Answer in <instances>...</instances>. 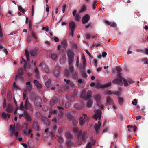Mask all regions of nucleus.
Instances as JSON below:
<instances>
[{"label":"nucleus","mask_w":148,"mask_h":148,"mask_svg":"<svg viewBox=\"0 0 148 148\" xmlns=\"http://www.w3.org/2000/svg\"><path fill=\"white\" fill-rule=\"evenodd\" d=\"M86 132L80 131L78 135V143L79 145H80L83 140H85L86 137Z\"/></svg>","instance_id":"f257e3e1"},{"label":"nucleus","mask_w":148,"mask_h":148,"mask_svg":"<svg viewBox=\"0 0 148 148\" xmlns=\"http://www.w3.org/2000/svg\"><path fill=\"white\" fill-rule=\"evenodd\" d=\"M101 95L100 94H97L94 96V99L97 103V105L101 108H103L104 106L101 104Z\"/></svg>","instance_id":"f03ea898"},{"label":"nucleus","mask_w":148,"mask_h":148,"mask_svg":"<svg viewBox=\"0 0 148 148\" xmlns=\"http://www.w3.org/2000/svg\"><path fill=\"white\" fill-rule=\"evenodd\" d=\"M92 94V92L91 91L86 92L85 90H84L82 92L81 97L86 100H88L91 97Z\"/></svg>","instance_id":"7ed1b4c3"},{"label":"nucleus","mask_w":148,"mask_h":148,"mask_svg":"<svg viewBox=\"0 0 148 148\" xmlns=\"http://www.w3.org/2000/svg\"><path fill=\"white\" fill-rule=\"evenodd\" d=\"M119 77V78L114 79L112 81V83L118 84L120 83L121 82H122L123 83L124 86H128V84L127 82V81L126 80V79L121 77V76Z\"/></svg>","instance_id":"20e7f679"},{"label":"nucleus","mask_w":148,"mask_h":148,"mask_svg":"<svg viewBox=\"0 0 148 148\" xmlns=\"http://www.w3.org/2000/svg\"><path fill=\"white\" fill-rule=\"evenodd\" d=\"M95 114L93 117L96 120H99L101 118V111L100 110H95L94 111Z\"/></svg>","instance_id":"39448f33"},{"label":"nucleus","mask_w":148,"mask_h":148,"mask_svg":"<svg viewBox=\"0 0 148 148\" xmlns=\"http://www.w3.org/2000/svg\"><path fill=\"white\" fill-rule=\"evenodd\" d=\"M86 117L87 116L86 114H83L82 116L80 117L79 119V124L80 125H82L84 123Z\"/></svg>","instance_id":"423d86ee"},{"label":"nucleus","mask_w":148,"mask_h":148,"mask_svg":"<svg viewBox=\"0 0 148 148\" xmlns=\"http://www.w3.org/2000/svg\"><path fill=\"white\" fill-rule=\"evenodd\" d=\"M90 18V16L88 14L85 15L82 18V23L85 24L88 22Z\"/></svg>","instance_id":"0eeeda50"},{"label":"nucleus","mask_w":148,"mask_h":148,"mask_svg":"<svg viewBox=\"0 0 148 148\" xmlns=\"http://www.w3.org/2000/svg\"><path fill=\"white\" fill-rule=\"evenodd\" d=\"M24 117L27 122H30L31 121V118L30 116L26 111L24 113Z\"/></svg>","instance_id":"6e6552de"},{"label":"nucleus","mask_w":148,"mask_h":148,"mask_svg":"<svg viewBox=\"0 0 148 148\" xmlns=\"http://www.w3.org/2000/svg\"><path fill=\"white\" fill-rule=\"evenodd\" d=\"M95 140L92 139V142H89L87 144L86 148H92V146L95 144Z\"/></svg>","instance_id":"1a4fd4ad"},{"label":"nucleus","mask_w":148,"mask_h":148,"mask_svg":"<svg viewBox=\"0 0 148 148\" xmlns=\"http://www.w3.org/2000/svg\"><path fill=\"white\" fill-rule=\"evenodd\" d=\"M101 126V123L100 121H99L98 123L96 124L94 127V129L97 133L98 132V130L99 129Z\"/></svg>","instance_id":"9d476101"},{"label":"nucleus","mask_w":148,"mask_h":148,"mask_svg":"<svg viewBox=\"0 0 148 148\" xmlns=\"http://www.w3.org/2000/svg\"><path fill=\"white\" fill-rule=\"evenodd\" d=\"M70 71L71 72H73L72 76L74 78H76L77 77V74L76 72H73V68L71 66H70L69 67Z\"/></svg>","instance_id":"9b49d317"},{"label":"nucleus","mask_w":148,"mask_h":148,"mask_svg":"<svg viewBox=\"0 0 148 148\" xmlns=\"http://www.w3.org/2000/svg\"><path fill=\"white\" fill-rule=\"evenodd\" d=\"M25 108L27 110H29L31 111L33 110L32 108L31 107V105L27 100H26V101Z\"/></svg>","instance_id":"f8f14e48"},{"label":"nucleus","mask_w":148,"mask_h":148,"mask_svg":"<svg viewBox=\"0 0 148 148\" xmlns=\"http://www.w3.org/2000/svg\"><path fill=\"white\" fill-rule=\"evenodd\" d=\"M82 60L83 63V64L82 65V67L81 68L82 69H84L86 66V62L85 57L84 54H82Z\"/></svg>","instance_id":"ddd939ff"},{"label":"nucleus","mask_w":148,"mask_h":148,"mask_svg":"<svg viewBox=\"0 0 148 148\" xmlns=\"http://www.w3.org/2000/svg\"><path fill=\"white\" fill-rule=\"evenodd\" d=\"M69 26L71 30H74L75 23L73 21H71L69 23Z\"/></svg>","instance_id":"4468645a"},{"label":"nucleus","mask_w":148,"mask_h":148,"mask_svg":"<svg viewBox=\"0 0 148 148\" xmlns=\"http://www.w3.org/2000/svg\"><path fill=\"white\" fill-rule=\"evenodd\" d=\"M104 22L107 24H108L110 26L112 27H115L117 26V25L116 23L114 22H109L107 20H105Z\"/></svg>","instance_id":"2eb2a0df"},{"label":"nucleus","mask_w":148,"mask_h":148,"mask_svg":"<svg viewBox=\"0 0 148 148\" xmlns=\"http://www.w3.org/2000/svg\"><path fill=\"white\" fill-rule=\"evenodd\" d=\"M68 56L69 58H72L74 56V53L71 50H69L68 51Z\"/></svg>","instance_id":"dca6fc26"},{"label":"nucleus","mask_w":148,"mask_h":148,"mask_svg":"<svg viewBox=\"0 0 148 148\" xmlns=\"http://www.w3.org/2000/svg\"><path fill=\"white\" fill-rule=\"evenodd\" d=\"M13 108L14 107L12 105L9 104L7 106L6 108V111L7 112H10L12 111Z\"/></svg>","instance_id":"f3484780"},{"label":"nucleus","mask_w":148,"mask_h":148,"mask_svg":"<svg viewBox=\"0 0 148 148\" xmlns=\"http://www.w3.org/2000/svg\"><path fill=\"white\" fill-rule=\"evenodd\" d=\"M2 116L4 119H5L7 117L9 118L10 117L11 115L9 113L6 114L5 112H3L2 113Z\"/></svg>","instance_id":"a211bd4d"},{"label":"nucleus","mask_w":148,"mask_h":148,"mask_svg":"<svg viewBox=\"0 0 148 148\" xmlns=\"http://www.w3.org/2000/svg\"><path fill=\"white\" fill-rule=\"evenodd\" d=\"M93 103V101L92 99L89 100L87 102L86 106L88 108L90 107Z\"/></svg>","instance_id":"6ab92c4d"},{"label":"nucleus","mask_w":148,"mask_h":148,"mask_svg":"<svg viewBox=\"0 0 148 148\" xmlns=\"http://www.w3.org/2000/svg\"><path fill=\"white\" fill-rule=\"evenodd\" d=\"M118 103L119 105H122L124 101V99L122 97H119L118 98Z\"/></svg>","instance_id":"aec40b11"},{"label":"nucleus","mask_w":148,"mask_h":148,"mask_svg":"<svg viewBox=\"0 0 148 148\" xmlns=\"http://www.w3.org/2000/svg\"><path fill=\"white\" fill-rule=\"evenodd\" d=\"M34 82L36 86L38 88H40L41 87V84L36 80H34Z\"/></svg>","instance_id":"412c9836"},{"label":"nucleus","mask_w":148,"mask_h":148,"mask_svg":"<svg viewBox=\"0 0 148 148\" xmlns=\"http://www.w3.org/2000/svg\"><path fill=\"white\" fill-rule=\"evenodd\" d=\"M66 136L68 138H71L73 137L72 135L69 132H66Z\"/></svg>","instance_id":"4be33fe9"},{"label":"nucleus","mask_w":148,"mask_h":148,"mask_svg":"<svg viewBox=\"0 0 148 148\" xmlns=\"http://www.w3.org/2000/svg\"><path fill=\"white\" fill-rule=\"evenodd\" d=\"M33 128L36 131H39L40 130V127L37 124H34L33 125Z\"/></svg>","instance_id":"5701e85b"},{"label":"nucleus","mask_w":148,"mask_h":148,"mask_svg":"<svg viewBox=\"0 0 148 148\" xmlns=\"http://www.w3.org/2000/svg\"><path fill=\"white\" fill-rule=\"evenodd\" d=\"M18 73L20 75H23V68L19 69L18 71Z\"/></svg>","instance_id":"b1692460"},{"label":"nucleus","mask_w":148,"mask_h":148,"mask_svg":"<svg viewBox=\"0 0 148 148\" xmlns=\"http://www.w3.org/2000/svg\"><path fill=\"white\" fill-rule=\"evenodd\" d=\"M25 54L27 58V61H29V56L28 52L27 49L25 50Z\"/></svg>","instance_id":"393cba45"},{"label":"nucleus","mask_w":148,"mask_h":148,"mask_svg":"<svg viewBox=\"0 0 148 148\" xmlns=\"http://www.w3.org/2000/svg\"><path fill=\"white\" fill-rule=\"evenodd\" d=\"M32 88V85L27 86L26 89L25 90V92H27L31 90Z\"/></svg>","instance_id":"a878e982"},{"label":"nucleus","mask_w":148,"mask_h":148,"mask_svg":"<svg viewBox=\"0 0 148 148\" xmlns=\"http://www.w3.org/2000/svg\"><path fill=\"white\" fill-rule=\"evenodd\" d=\"M116 70L117 71L118 75L119 76H121L120 72L121 71V69L120 67L118 66L116 68Z\"/></svg>","instance_id":"bb28decb"},{"label":"nucleus","mask_w":148,"mask_h":148,"mask_svg":"<svg viewBox=\"0 0 148 148\" xmlns=\"http://www.w3.org/2000/svg\"><path fill=\"white\" fill-rule=\"evenodd\" d=\"M51 57L53 60H55L57 58V55L56 53H53L51 54Z\"/></svg>","instance_id":"cd10ccee"},{"label":"nucleus","mask_w":148,"mask_h":148,"mask_svg":"<svg viewBox=\"0 0 148 148\" xmlns=\"http://www.w3.org/2000/svg\"><path fill=\"white\" fill-rule=\"evenodd\" d=\"M86 8L85 5H83L79 10V12L81 13L84 12L86 10Z\"/></svg>","instance_id":"c85d7f7f"},{"label":"nucleus","mask_w":148,"mask_h":148,"mask_svg":"<svg viewBox=\"0 0 148 148\" xmlns=\"http://www.w3.org/2000/svg\"><path fill=\"white\" fill-rule=\"evenodd\" d=\"M126 80L127 81V82L128 84H132L134 82L131 79L129 78L127 79Z\"/></svg>","instance_id":"c756f323"},{"label":"nucleus","mask_w":148,"mask_h":148,"mask_svg":"<svg viewBox=\"0 0 148 148\" xmlns=\"http://www.w3.org/2000/svg\"><path fill=\"white\" fill-rule=\"evenodd\" d=\"M112 93V92L110 90H107L104 92L105 95H110Z\"/></svg>","instance_id":"7c9ffc66"},{"label":"nucleus","mask_w":148,"mask_h":148,"mask_svg":"<svg viewBox=\"0 0 148 148\" xmlns=\"http://www.w3.org/2000/svg\"><path fill=\"white\" fill-rule=\"evenodd\" d=\"M95 87L99 89H100L101 88H103V85H102L100 84H98L96 85Z\"/></svg>","instance_id":"2f4dec72"},{"label":"nucleus","mask_w":148,"mask_h":148,"mask_svg":"<svg viewBox=\"0 0 148 148\" xmlns=\"http://www.w3.org/2000/svg\"><path fill=\"white\" fill-rule=\"evenodd\" d=\"M61 45L62 47L64 48L66 47L67 45L66 42V41H62V42Z\"/></svg>","instance_id":"473e14b6"},{"label":"nucleus","mask_w":148,"mask_h":148,"mask_svg":"<svg viewBox=\"0 0 148 148\" xmlns=\"http://www.w3.org/2000/svg\"><path fill=\"white\" fill-rule=\"evenodd\" d=\"M111 83L110 82L107 83L103 85V88H105L109 87L111 85Z\"/></svg>","instance_id":"72a5a7b5"},{"label":"nucleus","mask_w":148,"mask_h":148,"mask_svg":"<svg viewBox=\"0 0 148 148\" xmlns=\"http://www.w3.org/2000/svg\"><path fill=\"white\" fill-rule=\"evenodd\" d=\"M35 73L36 74V77L38 78L39 76V71L37 68H36L35 71Z\"/></svg>","instance_id":"f704fd0d"},{"label":"nucleus","mask_w":148,"mask_h":148,"mask_svg":"<svg viewBox=\"0 0 148 148\" xmlns=\"http://www.w3.org/2000/svg\"><path fill=\"white\" fill-rule=\"evenodd\" d=\"M112 100L111 99V98L109 97H108L106 99V102L107 103H110L112 102Z\"/></svg>","instance_id":"c9c22d12"},{"label":"nucleus","mask_w":148,"mask_h":148,"mask_svg":"<svg viewBox=\"0 0 148 148\" xmlns=\"http://www.w3.org/2000/svg\"><path fill=\"white\" fill-rule=\"evenodd\" d=\"M18 9L21 12H22L23 13H24L25 12V11L22 8V7L21 6H19L18 7Z\"/></svg>","instance_id":"e433bc0d"},{"label":"nucleus","mask_w":148,"mask_h":148,"mask_svg":"<svg viewBox=\"0 0 148 148\" xmlns=\"http://www.w3.org/2000/svg\"><path fill=\"white\" fill-rule=\"evenodd\" d=\"M42 30H45L46 32H48L49 31V27L47 26L44 27L42 28Z\"/></svg>","instance_id":"4c0bfd02"},{"label":"nucleus","mask_w":148,"mask_h":148,"mask_svg":"<svg viewBox=\"0 0 148 148\" xmlns=\"http://www.w3.org/2000/svg\"><path fill=\"white\" fill-rule=\"evenodd\" d=\"M30 53L31 55L32 56H34L36 54V51L33 50L31 51Z\"/></svg>","instance_id":"58836bf2"},{"label":"nucleus","mask_w":148,"mask_h":148,"mask_svg":"<svg viewBox=\"0 0 148 148\" xmlns=\"http://www.w3.org/2000/svg\"><path fill=\"white\" fill-rule=\"evenodd\" d=\"M64 73L66 75L68 76L69 75V74L70 72L69 70L66 69L64 71Z\"/></svg>","instance_id":"ea45409f"},{"label":"nucleus","mask_w":148,"mask_h":148,"mask_svg":"<svg viewBox=\"0 0 148 148\" xmlns=\"http://www.w3.org/2000/svg\"><path fill=\"white\" fill-rule=\"evenodd\" d=\"M31 35L34 38L36 39H37V36L34 32H32Z\"/></svg>","instance_id":"a19ab883"},{"label":"nucleus","mask_w":148,"mask_h":148,"mask_svg":"<svg viewBox=\"0 0 148 148\" xmlns=\"http://www.w3.org/2000/svg\"><path fill=\"white\" fill-rule=\"evenodd\" d=\"M143 61L144 62V64H148V59L147 58H145L143 59Z\"/></svg>","instance_id":"79ce46f5"},{"label":"nucleus","mask_w":148,"mask_h":148,"mask_svg":"<svg viewBox=\"0 0 148 148\" xmlns=\"http://www.w3.org/2000/svg\"><path fill=\"white\" fill-rule=\"evenodd\" d=\"M73 125L75 126L77 125L78 124V122L76 120H73L72 121Z\"/></svg>","instance_id":"37998d69"},{"label":"nucleus","mask_w":148,"mask_h":148,"mask_svg":"<svg viewBox=\"0 0 148 148\" xmlns=\"http://www.w3.org/2000/svg\"><path fill=\"white\" fill-rule=\"evenodd\" d=\"M10 130L12 131V134L14 131V127H13L12 125H11L10 127Z\"/></svg>","instance_id":"c03bdc74"},{"label":"nucleus","mask_w":148,"mask_h":148,"mask_svg":"<svg viewBox=\"0 0 148 148\" xmlns=\"http://www.w3.org/2000/svg\"><path fill=\"white\" fill-rule=\"evenodd\" d=\"M80 16L78 14H77L75 17V20L77 21H79L80 18Z\"/></svg>","instance_id":"a18cd8bd"},{"label":"nucleus","mask_w":148,"mask_h":148,"mask_svg":"<svg viewBox=\"0 0 148 148\" xmlns=\"http://www.w3.org/2000/svg\"><path fill=\"white\" fill-rule=\"evenodd\" d=\"M56 101L55 99H52L51 101L50 104L52 105H54L55 104Z\"/></svg>","instance_id":"49530a36"},{"label":"nucleus","mask_w":148,"mask_h":148,"mask_svg":"<svg viewBox=\"0 0 148 148\" xmlns=\"http://www.w3.org/2000/svg\"><path fill=\"white\" fill-rule=\"evenodd\" d=\"M43 67L44 70L46 72H49V69L46 66H43Z\"/></svg>","instance_id":"de8ad7c7"},{"label":"nucleus","mask_w":148,"mask_h":148,"mask_svg":"<svg viewBox=\"0 0 148 148\" xmlns=\"http://www.w3.org/2000/svg\"><path fill=\"white\" fill-rule=\"evenodd\" d=\"M7 98L9 101H10L12 97L10 94H8L7 96Z\"/></svg>","instance_id":"09e8293b"},{"label":"nucleus","mask_w":148,"mask_h":148,"mask_svg":"<svg viewBox=\"0 0 148 148\" xmlns=\"http://www.w3.org/2000/svg\"><path fill=\"white\" fill-rule=\"evenodd\" d=\"M137 103V100L136 99H134L132 102V103L133 105H136Z\"/></svg>","instance_id":"8fccbe9b"},{"label":"nucleus","mask_w":148,"mask_h":148,"mask_svg":"<svg viewBox=\"0 0 148 148\" xmlns=\"http://www.w3.org/2000/svg\"><path fill=\"white\" fill-rule=\"evenodd\" d=\"M73 144V143L71 141H69L67 143V145L68 146H71Z\"/></svg>","instance_id":"3c124183"},{"label":"nucleus","mask_w":148,"mask_h":148,"mask_svg":"<svg viewBox=\"0 0 148 148\" xmlns=\"http://www.w3.org/2000/svg\"><path fill=\"white\" fill-rule=\"evenodd\" d=\"M13 86L16 90H18L19 89L18 87L16 85L15 82H14L13 83Z\"/></svg>","instance_id":"603ef678"},{"label":"nucleus","mask_w":148,"mask_h":148,"mask_svg":"<svg viewBox=\"0 0 148 148\" xmlns=\"http://www.w3.org/2000/svg\"><path fill=\"white\" fill-rule=\"evenodd\" d=\"M85 37L86 38L88 39H90V34H86L85 35Z\"/></svg>","instance_id":"864d4df0"},{"label":"nucleus","mask_w":148,"mask_h":148,"mask_svg":"<svg viewBox=\"0 0 148 148\" xmlns=\"http://www.w3.org/2000/svg\"><path fill=\"white\" fill-rule=\"evenodd\" d=\"M82 73L83 76L84 77H87V75L85 72H84L83 71H82Z\"/></svg>","instance_id":"5fc2aeb1"},{"label":"nucleus","mask_w":148,"mask_h":148,"mask_svg":"<svg viewBox=\"0 0 148 148\" xmlns=\"http://www.w3.org/2000/svg\"><path fill=\"white\" fill-rule=\"evenodd\" d=\"M66 7V4H64L62 8V12L63 13H64L65 12V9Z\"/></svg>","instance_id":"6e6d98bb"},{"label":"nucleus","mask_w":148,"mask_h":148,"mask_svg":"<svg viewBox=\"0 0 148 148\" xmlns=\"http://www.w3.org/2000/svg\"><path fill=\"white\" fill-rule=\"evenodd\" d=\"M21 78H22V77L21 76L18 75H17L16 76L15 79L16 80H17L18 79Z\"/></svg>","instance_id":"4d7b16f0"},{"label":"nucleus","mask_w":148,"mask_h":148,"mask_svg":"<svg viewBox=\"0 0 148 148\" xmlns=\"http://www.w3.org/2000/svg\"><path fill=\"white\" fill-rule=\"evenodd\" d=\"M64 81H65L67 84H69L70 83V81L69 80H66V79H64Z\"/></svg>","instance_id":"13d9d810"},{"label":"nucleus","mask_w":148,"mask_h":148,"mask_svg":"<svg viewBox=\"0 0 148 148\" xmlns=\"http://www.w3.org/2000/svg\"><path fill=\"white\" fill-rule=\"evenodd\" d=\"M58 138L59 141L60 143H62L63 142V139L62 137L59 136Z\"/></svg>","instance_id":"bf43d9fd"},{"label":"nucleus","mask_w":148,"mask_h":148,"mask_svg":"<svg viewBox=\"0 0 148 148\" xmlns=\"http://www.w3.org/2000/svg\"><path fill=\"white\" fill-rule=\"evenodd\" d=\"M32 40V38L30 36H28L27 39V42H29Z\"/></svg>","instance_id":"052dcab7"},{"label":"nucleus","mask_w":148,"mask_h":148,"mask_svg":"<svg viewBox=\"0 0 148 148\" xmlns=\"http://www.w3.org/2000/svg\"><path fill=\"white\" fill-rule=\"evenodd\" d=\"M69 58V63L70 65H71L72 63V58Z\"/></svg>","instance_id":"680f3d73"},{"label":"nucleus","mask_w":148,"mask_h":148,"mask_svg":"<svg viewBox=\"0 0 148 148\" xmlns=\"http://www.w3.org/2000/svg\"><path fill=\"white\" fill-rule=\"evenodd\" d=\"M74 132L77 133L78 132V129L77 128H74L73 129Z\"/></svg>","instance_id":"e2e57ef3"},{"label":"nucleus","mask_w":148,"mask_h":148,"mask_svg":"<svg viewBox=\"0 0 148 148\" xmlns=\"http://www.w3.org/2000/svg\"><path fill=\"white\" fill-rule=\"evenodd\" d=\"M21 145L24 147L25 148H27V146L26 144L22 143L21 144Z\"/></svg>","instance_id":"0e129e2a"},{"label":"nucleus","mask_w":148,"mask_h":148,"mask_svg":"<svg viewBox=\"0 0 148 148\" xmlns=\"http://www.w3.org/2000/svg\"><path fill=\"white\" fill-rule=\"evenodd\" d=\"M107 53L106 52H103L102 53V56L103 57H105L106 56Z\"/></svg>","instance_id":"69168bd1"},{"label":"nucleus","mask_w":148,"mask_h":148,"mask_svg":"<svg viewBox=\"0 0 148 148\" xmlns=\"http://www.w3.org/2000/svg\"><path fill=\"white\" fill-rule=\"evenodd\" d=\"M69 85V86H71L73 87H74L75 86L74 84L72 82H71Z\"/></svg>","instance_id":"338daca9"},{"label":"nucleus","mask_w":148,"mask_h":148,"mask_svg":"<svg viewBox=\"0 0 148 148\" xmlns=\"http://www.w3.org/2000/svg\"><path fill=\"white\" fill-rule=\"evenodd\" d=\"M145 53L146 55H148V48H145Z\"/></svg>","instance_id":"774afa93"}]
</instances>
